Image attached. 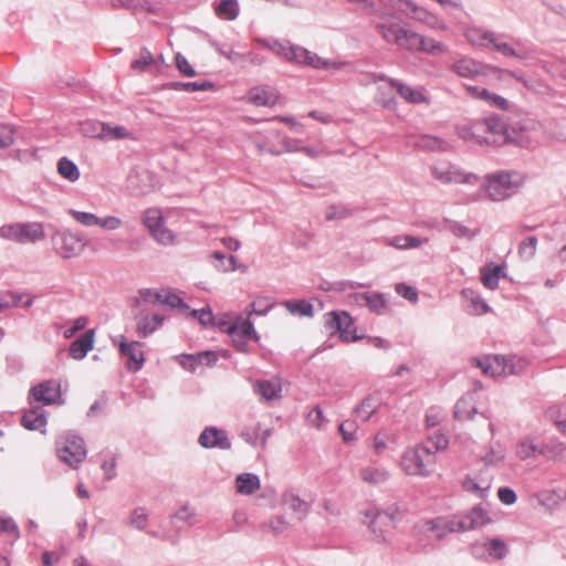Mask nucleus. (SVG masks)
<instances>
[{"label": "nucleus", "instance_id": "1", "mask_svg": "<svg viewBox=\"0 0 566 566\" xmlns=\"http://www.w3.org/2000/svg\"><path fill=\"white\" fill-rule=\"evenodd\" d=\"M378 29L386 41L396 43L403 49L421 51L429 54H443L447 52L446 45L434 39L426 38L407 30L401 21L395 17L386 18L378 24Z\"/></svg>", "mask_w": 566, "mask_h": 566}, {"label": "nucleus", "instance_id": "2", "mask_svg": "<svg viewBox=\"0 0 566 566\" xmlns=\"http://www.w3.org/2000/svg\"><path fill=\"white\" fill-rule=\"evenodd\" d=\"M264 45L273 53H275L276 55L281 56L290 63L307 65L317 70H338L343 65V63L336 61L325 60L324 57L317 55L316 53L311 52L303 46L292 44L289 41H275L272 44L266 43Z\"/></svg>", "mask_w": 566, "mask_h": 566}, {"label": "nucleus", "instance_id": "3", "mask_svg": "<svg viewBox=\"0 0 566 566\" xmlns=\"http://www.w3.org/2000/svg\"><path fill=\"white\" fill-rule=\"evenodd\" d=\"M490 521L486 512L481 506L473 507L463 517L437 518L427 523L429 530L437 537H442L448 532L465 531L485 525Z\"/></svg>", "mask_w": 566, "mask_h": 566}, {"label": "nucleus", "instance_id": "4", "mask_svg": "<svg viewBox=\"0 0 566 566\" xmlns=\"http://www.w3.org/2000/svg\"><path fill=\"white\" fill-rule=\"evenodd\" d=\"M399 465L407 475L427 478L433 472L434 455L428 447L417 444L402 452Z\"/></svg>", "mask_w": 566, "mask_h": 566}, {"label": "nucleus", "instance_id": "5", "mask_svg": "<svg viewBox=\"0 0 566 566\" xmlns=\"http://www.w3.org/2000/svg\"><path fill=\"white\" fill-rule=\"evenodd\" d=\"M398 515L396 506L379 510L375 505H369L360 511V521L377 538L385 539V535L396 526Z\"/></svg>", "mask_w": 566, "mask_h": 566}, {"label": "nucleus", "instance_id": "6", "mask_svg": "<svg viewBox=\"0 0 566 566\" xmlns=\"http://www.w3.org/2000/svg\"><path fill=\"white\" fill-rule=\"evenodd\" d=\"M524 178L517 172L501 171L488 177L485 190L493 201L507 198L523 185Z\"/></svg>", "mask_w": 566, "mask_h": 566}, {"label": "nucleus", "instance_id": "7", "mask_svg": "<svg viewBox=\"0 0 566 566\" xmlns=\"http://www.w3.org/2000/svg\"><path fill=\"white\" fill-rule=\"evenodd\" d=\"M86 447L82 438L65 434L56 441V454L69 467L76 469L86 458Z\"/></svg>", "mask_w": 566, "mask_h": 566}, {"label": "nucleus", "instance_id": "8", "mask_svg": "<svg viewBox=\"0 0 566 566\" xmlns=\"http://www.w3.org/2000/svg\"><path fill=\"white\" fill-rule=\"evenodd\" d=\"M473 361L484 375L491 377L518 374L525 368V363L522 359L501 356H486L483 359L475 358Z\"/></svg>", "mask_w": 566, "mask_h": 566}, {"label": "nucleus", "instance_id": "9", "mask_svg": "<svg viewBox=\"0 0 566 566\" xmlns=\"http://www.w3.org/2000/svg\"><path fill=\"white\" fill-rule=\"evenodd\" d=\"M44 237V228L39 222L11 223L0 227V238L18 243H34Z\"/></svg>", "mask_w": 566, "mask_h": 566}, {"label": "nucleus", "instance_id": "10", "mask_svg": "<svg viewBox=\"0 0 566 566\" xmlns=\"http://www.w3.org/2000/svg\"><path fill=\"white\" fill-rule=\"evenodd\" d=\"M514 453L516 458L524 461L536 457L537 454L548 455L553 459H562L566 455V446L564 443H557L551 446H538L535 443V439L532 437H525L521 439L516 446Z\"/></svg>", "mask_w": 566, "mask_h": 566}, {"label": "nucleus", "instance_id": "11", "mask_svg": "<svg viewBox=\"0 0 566 566\" xmlns=\"http://www.w3.org/2000/svg\"><path fill=\"white\" fill-rule=\"evenodd\" d=\"M143 223L150 232L151 237L161 244H171L175 242L174 233L165 226V219L161 210L158 208H148L143 216Z\"/></svg>", "mask_w": 566, "mask_h": 566}, {"label": "nucleus", "instance_id": "12", "mask_svg": "<svg viewBox=\"0 0 566 566\" xmlns=\"http://www.w3.org/2000/svg\"><path fill=\"white\" fill-rule=\"evenodd\" d=\"M436 179L444 184H476L479 178L448 163H438L432 168Z\"/></svg>", "mask_w": 566, "mask_h": 566}, {"label": "nucleus", "instance_id": "13", "mask_svg": "<svg viewBox=\"0 0 566 566\" xmlns=\"http://www.w3.org/2000/svg\"><path fill=\"white\" fill-rule=\"evenodd\" d=\"M114 343L118 344L119 353L127 359L126 365L129 370H139L145 361L144 344L137 340H127L125 336H119Z\"/></svg>", "mask_w": 566, "mask_h": 566}, {"label": "nucleus", "instance_id": "14", "mask_svg": "<svg viewBox=\"0 0 566 566\" xmlns=\"http://www.w3.org/2000/svg\"><path fill=\"white\" fill-rule=\"evenodd\" d=\"M493 476L488 469L469 473L461 482L465 492H469L480 499L488 495L492 486Z\"/></svg>", "mask_w": 566, "mask_h": 566}, {"label": "nucleus", "instance_id": "15", "mask_svg": "<svg viewBox=\"0 0 566 566\" xmlns=\"http://www.w3.org/2000/svg\"><path fill=\"white\" fill-rule=\"evenodd\" d=\"M245 101L258 107H273L280 101V93L273 86L258 85L248 91Z\"/></svg>", "mask_w": 566, "mask_h": 566}, {"label": "nucleus", "instance_id": "16", "mask_svg": "<svg viewBox=\"0 0 566 566\" xmlns=\"http://www.w3.org/2000/svg\"><path fill=\"white\" fill-rule=\"evenodd\" d=\"M469 41L475 44L490 46L492 45L495 50L502 52L504 55H513L514 51L502 41L500 35L493 32L483 31L481 29L469 30L467 33Z\"/></svg>", "mask_w": 566, "mask_h": 566}, {"label": "nucleus", "instance_id": "17", "mask_svg": "<svg viewBox=\"0 0 566 566\" xmlns=\"http://www.w3.org/2000/svg\"><path fill=\"white\" fill-rule=\"evenodd\" d=\"M282 382V379L279 377L254 380L252 381V389L261 401L271 402L281 399Z\"/></svg>", "mask_w": 566, "mask_h": 566}, {"label": "nucleus", "instance_id": "18", "mask_svg": "<svg viewBox=\"0 0 566 566\" xmlns=\"http://www.w3.org/2000/svg\"><path fill=\"white\" fill-rule=\"evenodd\" d=\"M326 324L328 328L334 333L339 334V338L346 343L354 342V329H352V317L348 313L332 312L328 315Z\"/></svg>", "mask_w": 566, "mask_h": 566}, {"label": "nucleus", "instance_id": "19", "mask_svg": "<svg viewBox=\"0 0 566 566\" xmlns=\"http://www.w3.org/2000/svg\"><path fill=\"white\" fill-rule=\"evenodd\" d=\"M86 245L84 234L64 231L60 234L57 251L63 258L78 254Z\"/></svg>", "mask_w": 566, "mask_h": 566}, {"label": "nucleus", "instance_id": "20", "mask_svg": "<svg viewBox=\"0 0 566 566\" xmlns=\"http://www.w3.org/2000/svg\"><path fill=\"white\" fill-rule=\"evenodd\" d=\"M140 297L146 303L153 305L164 304L170 307H179L184 305L181 298L168 289L145 290L140 292Z\"/></svg>", "mask_w": 566, "mask_h": 566}, {"label": "nucleus", "instance_id": "21", "mask_svg": "<svg viewBox=\"0 0 566 566\" xmlns=\"http://www.w3.org/2000/svg\"><path fill=\"white\" fill-rule=\"evenodd\" d=\"M31 395L38 402L44 405L55 403L61 396L60 384L54 380L41 382L31 389Z\"/></svg>", "mask_w": 566, "mask_h": 566}, {"label": "nucleus", "instance_id": "22", "mask_svg": "<svg viewBox=\"0 0 566 566\" xmlns=\"http://www.w3.org/2000/svg\"><path fill=\"white\" fill-rule=\"evenodd\" d=\"M199 443L206 449L220 448L222 450H228L231 447L224 431L217 428H206L199 436Z\"/></svg>", "mask_w": 566, "mask_h": 566}, {"label": "nucleus", "instance_id": "23", "mask_svg": "<svg viewBox=\"0 0 566 566\" xmlns=\"http://www.w3.org/2000/svg\"><path fill=\"white\" fill-rule=\"evenodd\" d=\"M479 122L474 123H465L462 125H459L457 127V133L460 138L467 142H472L476 144H496L497 138H490L488 135H485V132L480 130L476 128Z\"/></svg>", "mask_w": 566, "mask_h": 566}, {"label": "nucleus", "instance_id": "24", "mask_svg": "<svg viewBox=\"0 0 566 566\" xmlns=\"http://www.w3.org/2000/svg\"><path fill=\"white\" fill-rule=\"evenodd\" d=\"M164 323V316L159 314H145L137 317L136 333L139 337L146 338Z\"/></svg>", "mask_w": 566, "mask_h": 566}, {"label": "nucleus", "instance_id": "25", "mask_svg": "<svg viewBox=\"0 0 566 566\" xmlns=\"http://www.w3.org/2000/svg\"><path fill=\"white\" fill-rule=\"evenodd\" d=\"M21 424L28 430H42L46 426V416L41 407H30L21 417Z\"/></svg>", "mask_w": 566, "mask_h": 566}, {"label": "nucleus", "instance_id": "26", "mask_svg": "<svg viewBox=\"0 0 566 566\" xmlns=\"http://www.w3.org/2000/svg\"><path fill=\"white\" fill-rule=\"evenodd\" d=\"M476 128L485 132L490 138H497L496 144L505 140L506 126L499 117H489L479 122Z\"/></svg>", "mask_w": 566, "mask_h": 566}, {"label": "nucleus", "instance_id": "27", "mask_svg": "<svg viewBox=\"0 0 566 566\" xmlns=\"http://www.w3.org/2000/svg\"><path fill=\"white\" fill-rule=\"evenodd\" d=\"M96 137L112 140L135 139L134 133L126 127L119 125L113 126L111 124H99V130Z\"/></svg>", "mask_w": 566, "mask_h": 566}, {"label": "nucleus", "instance_id": "28", "mask_svg": "<svg viewBox=\"0 0 566 566\" xmlns=\"http://www.w3.org/2000/svg\"><path fill=\"white\" fill-rule=\"evenodd\" d=\"M95 333L93 329L84 333L78 339L74 340L70 347V355L73 359H82L93 348Z\"/></svg>", "mask_w": 566, "mask_h": 566}, {"label": "nucleus", "instance_id": "29", "mask_svg": "<svg viewBox=\"0 0 566 566\" xmlns=\"http://www.w3.org/2000/svg\"><path fill=\"white\" fill-rule=\"evenodd\" d=\"M481 282L489 290H495L499 285V280L504 276L503 268L494 263H489L481 268Z\"/></svg>", "mask_w": 566, "mask_h": 566}, {"label": "nucleus", "instance_id": "30", "mask_svg": "<svg viewBox=\"0 0 566 566\" xmlns=\"http://www.w3.org/2000/svg\"><path fill=\"white\" fill-rule=\"evenodd\" d=\"M391 86L408 103L421 104L429 102L421 90L401 83H391Z\"/></svg>", "mask_w": 566, "mask_h": 566}, {"label": "nucleus", "instance_id": "31", "mask_svg": "<svg viewBox=\"0 0 566 566\" xmlns=\"http://www.w3.org/2000/svg\"><path fill=\"white\" fill-rule=\"evenodd\" d=\"M216 355L211 352H205V353H200L196 356L193 355H186V356H181L179 361H180V365L190 370V371H196L197 370V367L199 365H210L211 363L216 361Z\"/></svg>", "mask_w": 566, "mask_h": 566}, {"label": "nucleus", "instance_id": "32", "mask_svg": "<svg viewBox=\"0 0 566 566\" xmlns=\"http://www.w3.org/2000/svg\"><path fill=\"white\" fill-rule=\"evenodd\" d=\"M397 436L388 430L379 431L373 440V450L376 454H381L388 449L395 448Z\"/></svg>", "mask_w": 566, "mask_h": 566}, {"label": "nucleus", "instance_id": "33", "mask_svg": "<svg viewBox=\"0 0 566 566\" xmlns=\"http://www.w3.org/2000/svg\"><path fill=\"white\" fill-rule=\"evenodd\" d=\"M235 488L239 493L250 495L260 489V480L254 474L242 473L235 479Z\"/></svg>", "mask_w": 566, "mask_h": 566}, {"label": "nucleus", "instance_id": "34", "mask_svg": "<svg viewBox=\"0 0 566 566\" xmlns=\"http://www.w3.org/2000/svg\"><path fill=\"white\" fill-rule=\"evenodd\" d=\"M360 478L368 484L379 485L389 479V472L384 468L368 467L360 471Z\"/></svg>", "mask_w": 566, "mask_h": 566}, {"label": "nucleus", "instance_id": "35", "mask_svg": "<svg viewBox=\"0 0 566 566\" xmlns=\"http://www.w3.org/2000/svg\"><path fill=\"white\" fill-rule=\"evenodd\" d=\"M356 300L364 301L365 305L377 314H384L388 310L387 302L381 294L365 293L359 296L356 295Z\"/></svg>", "mask_w": 566, "mask_h": 566}, {"label": "nucleus", "instance_id": "36", "mask_svg": "<svg viewBox=\"0 0 566 566\" xmlns=\"http://www.w3.org/2000/svg\"><path fill=\"white\" fill-rule=\"evenodd\" d=\"M453 71L463 77H471L481 73V64L471 59H461L457 61Z\"/></svg>", "mask_w": 566, "mask_h": 566}, {"label": "nucleus", "instance_id": "37", "mask_svg": "<svg viewBox=\"0 0 566 566\" xmlns=\"http://www.w3.org/2000/svg\"><path fill=\"white\" fill-rule=\"evenodd\" d=\"M537 500L542 505L554 509L566 500V493L560 490H545L537 494Z\"/></svg>", "mask_w": 566, "mask_h": 566}, {"label": "nucleus", "instance_id": "38", "mask_svg": "<svg viewBox=\"0 0 566 566\" xmlns=\"http://www.w3.org/2000/svg\"><path fill=\"white\" fill-rule=\"evenodd\" d=\"M216 14L223 20H234L239 14L237 0H221L214 9Z\"/></svg>", "mask_w": 566, "mask_h": 566}, {"label": "nucleus", "instance_id": "39", "mask_svg": "<svg viewBox=\"0 0 566 566\" xmlns=\"http://www.w3.org/2000/svg\"><path fill=\"white\" fill-rule=\"evenodd\" d=\"M57 172L61 177L67 179L71 182H74L80 178V170L77 166L66 157H62L59 160Z\"/></svg>", "mask_w": 566, "mask_h": 566}, {"label": "nucleus", "instance_id": "40", "mask_svg": "<svg viewBox=\"0 0 566 566\" xmlns=\"http://www.w3.org/2000/svg\"><path fill=\"white\" fill-rule=\"evenodd\" d=\"M283 503L289 510L297 513L300 518L306 515L308 511V504L293 493L285 494Z\"/></svg>", "mask_w": 566, "mask_h": 566}, {"label": "nucleus", "instance_id": "41", "mask_svg": "<svg viewBox=\"0 0 566 566\" xmlns=\"http://www.w3.org/2000/svg\"><path fill=\"white\" fill-rule=\"evenodd\" d=\"M229 334L241 335L242 337L250 339L255 336L253 325L250 321L244 319L234 324L228 325L224 328Z\"/></svg>", "mask_w": 566, "mask_h": 566}, {"label": "nucleus", "instance_id": "42", "mask_svg": "<svg viewBox=\"0 0 566 566\" xmlns=\"http://www.w3.org/2000/svg\"><path fill=\"white\" fill-rule=\"evenodd\" d=\"M69 214L80 224L84 226V227H93V226H97L98 227V222H99V217H97L96 214L92 213V212H84V211H78V210H75V209H70L69 210Z\"/></svg>", "mask_w": 566, "mask_h": 566}, {"label": "nucleus", "instance_id": "43", "mask_svg": "<svg viewBox=\"0 0 566 566\" xmlns=\"http://www.w3.org/2000/svg\"><path fill=\"white\" fill-rule=\"evenodd\" d=\"M154 61L151 52L144 48L139 51L138 57L130 62V67L137 72H144Z\"/></svg>", "mask_w": 566, "mask_h": 566}, {"label": "nucleus", "instance_id": "44", "mask_svg": "<svg viewBox=\"0 0 566 566\" xmlns=\"http://www.w3.org/2000/svg\"><path fill=\"white\" fill-rule=\"evenodd\" d=\"M253 143L255 144L259 154H271V155H279L282 151H289L291 148L287 145H283L281 148H276L269 143L260 140V135L258 133H254L252 135Z\"/></svg>", "mask_w": 566, "mask_h": 566}, {"label": "nucleus", "instance_id": "45", "mask_svg": "<svg viewBox=\"0 0 566 566\" xmlns=\"http://www.w3.org/2000/svg\"><path fill=\"white\" fill-rule=\"evenodd\" d=\"M378 407V400L371 397L366 398L361 401L358 408H356V413L363 420H368L373 413L376 411Z\"/></svg>", "mask_w": 566, "mask_h": 566}, {"label": "nucleus", "instance_id": "46", "mask_svg": "<svg viewBox=\"0 0 566 566\" xmlns=\"http://www.w3.org/2000/svg\"><path fill=\"white\" fill-rule=\"evenodd\" d=\"M536 249H537V239L535 237H528L520 243L518 255L522 259L530 260L535 255Z\"/></svg>", "mask_w": 566, "mask_h": 566}, {"label": "nucleus", "instance_id": "47", "mask_svg": "<svg viewBox=\"0 0 566 566\" xmlns=\"http://www.w3.org/2000/svg\"><path fill=\"white\" fill-rule=\"evenodd\" d=\"M285 307L290 313L300 316H312L313 314L312 304L303 300L297 302H286Z\"/></svg>", "mask_w": 566, "mask_h": 566}, {"label": "nucleus", "instance_id": "48", "mask_svg": "<svg viewBox=\"0 0 566 566\" xmlns=\"http://www.w3.org/2000/svg\"><path fill=\"white\" fill-rule=\"evenodd\" d=\"M546 417L557 427V429L564 436H566V420L562 419L563 415H562V410L559 407H557V406L549 407L546 410Z\"/></svg>", "mask_w": 566, "mask_h": 566}, {"label": "nucleus", "instance_id": "49", "mask_svg": "<svg viewBox=\"0 0 566 566\" xmlns=\"http://www.w3.org/2000/svg\"><path fill=\"white\" fill-rule=\"evenodd\" d=\"M475 411V408L468 399H460L455 405L454 415L458 419L464 420L471 417V413Z\"/></svg>", "mask_w": 566, "mask_h": 566}, {"label": "nucleus", "instance_id": "50", "mask_svg": "<svg viewBox=\"0 0 566 566\" xmlns=\"http://www.w3.org/2000/svg\"><path fill=\"white\" fill-rule=\"evenodd\" d=\"M422 240L411 237L401 235L392 239L391 244L399 249L418 248L422 244Z\"/></svg>", "mask_w": 566, "mask_h": 566}, {"label": "nucleus", "instance_id": "51", "mask_svg": "<svg viewBox=\"0 0 566 566\" xmlns=\"http://www.w3.org/2000/svg\"><path fill=\"white\" fill-rule=\"evenodd\" d=\"M395 290L396 292L402 296L403 298L410 301V302H417L418 300V292L417 290L411 286V285H408L406 283H398L396 286H395Z\"/></svg>", "mask_w": 566, "mask_h": 566}, {"label": "nucleus", "instance_id": "52", "mask_svg": "<svg viewBox=\"0 0 566 566\" xmlns=\"http://www.w3.org/2000/svg\"><path fill=\"white\" fill-rule=\"evenodd\" d=\"M486 547L490 555L494 556L495 558H502L506 554V545L499 538L490 539Z\"/></svg>", "mask_w": 566, "mask_h": 566}, {"label": "nucleus", "instance_id": "53", "mask_svg": "<svg viewBox=\"0 0 566 566\" xmlns=\"http://www.w3.org/2000/svg\"><path fill=\"white\" fill-rule=\"evenodd\" d=\"M0 533H7L14 538L18 536V527L10 517L0 515Z\"/></svg>", "mask_w": 566, "mask_h": 566}, {"label": "nucleus", "instance_id": "54", "mask_svg": "<svg viewBox=\"0 0 566 566\" xmlns=\"http://www.w3.org/2000/svg\"><path fill=\"white\" fill-rule=\"evenodd\" d=\"M102 470L105 473L106 479H112L116 474V458L114 455H107L101 464Z\"/></svg>", "mask_w": 566, "mask_h": 566}, {"label": "nucleus", "instance_id": "55", "mask_svg": "<svg viewBox=\"0 0 566 566\" xmlns=\"http://www.w3.org/2000/svg\"><path fill=\"white\" fill-rule=\"evenodd\" d=\"M122 220L114 216L99 218L98 227L105 230H116L122 227Z\"/></svg>", "mask_w": 566, "mask_h": 566}, {"label": "nucleus", "instance_id": "56", "mask_svg": "<svg viewBox=\"0 0 566 566\" xmlns=\"http://www.w3.org/2000/svg\"><path fill=\"white\" fill-rule=\"evenodd\" d=\"M13 129L9 126H0V149L13 144Z\"/></svg>", "mask_w": 566, "mask_h": 566}, {"label": "nucleus", "instance_id": "57", "mask_svg": "<svg viewBox=\"0 0 566 566\" xmlns=\"http://www.w3.org/2000/svg\"><path fill=\"white\" fill-rule=\"evenodd\" d=\"M87 324V318L86 317H78L74 321L73 323V326L72 327H69L66 328L64 332H63V335L65 338H71L75 335V333L82 331L85 328Z\"/></svg>", "mask_w": 566, "mask_h": 566}, {"label": "nucleus", "instance_id": "58", "mask_svg": "<svg viewBox=\"0 0 566 566\" xmlns=\"http://www.w3.org/2000/svg\"><path fill=\"white\" fill-rule=\"evenodd\" d=\"M176 65L178 70L186 76H193L196 74L193 67L189 64L187 59L181 54L176 55Z\"/></svg>", "mask_w": 566, "mask_h": 566}, {"label": "nucleus", "instance_id": "59", "mask_svg": "<svg viewBox=\"0 0 566 566\" xmlns=\"http://www.w3.org/2000/svg\"><path fill=\"white\" fill-rule=\"evenodd\" d=\"M193 316H198V319L203 326H212L214 325V318L209 308H203L200 311H192Z\"/></svg>", "mask_w": 566, "mask_h": 566}, {"label": "nucleus", "instance_id": "60", "mask_svg": "<svg viewBox=\"0 0 566 566\" xmlns=\"http://www.w3.org/2000/svg\"><path fill=\"white\" fill-rule=\"evenodd\" d=\"M500 501L506 505H511L516 501L515 492L510 488H501L497 492Z\"/></svg>", "mask_w": 566, "mask_h": 566}, {"label": "nucleus", "instance_id": "61", "mask_svg": "<svg viewBox=\"0 0 566 566\" xmlns=\"http://www.w3.org/2000/svg\"><path fill=\"white\" fill-rule=\"evenodd\" d=\"M272 120L283 123L287 125L291 129L295 130L296 133L303 132V125L297 123L296 119L292 116H275L272 118Z\"/></svg>", "mask_w": 566, "mask_h": 566}, {"label": "nucleus", "instance_id": "62", "mask_svg": "<svg viewBox=\"0 0 566 566\" xmlns=\"http://www.w3.org/2000/svg\"><path fill=\"white\" fill-rule=\"evenodd\" d=\"M416 14H417L416 15L417 19L426 22L427 24H429L432 28H439V29L444 28V25L441 24L433 15L429 14L428 12H426L423 10L416 11Z\"/></svg>", "mask_w": 566, "mask_h": 566}, {"label": "nucleus", "instance_id": "63", "mask_svg": "<svg viewBox=\"0 0 566 566\" xmlns=\"http://www.w3.org/2000/svg\"><path fill=\"white\" fill-rule=\"evenodd\" d=\"M416 14H417L416 15L417 19L426 22L427 24H429L432 28H439V29L444 28V25L441 24L433 15L429 14L428 12H426L423 10L416 11Z\"/></svg>", "mask_w": 566, "mask_h": 566}, {"label": "nucleus", "instance_id": "64", "mask_svg": "<svg viewBox=\"0 0 566 566\" xmlns=\"http://www.w3.org/2000/svg\"><path fill=\"white\" fill-rule=\"evenodd\" d=\"M147 522V514L144 509H137L132 516V523L139 530L145 528Z\"/></svg>", "mask_w": 566, "mask_h": 566}]
</instances>
